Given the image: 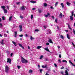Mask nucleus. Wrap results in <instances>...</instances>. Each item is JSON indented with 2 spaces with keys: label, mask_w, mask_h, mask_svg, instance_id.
I'll list each match as a JSON object with an SVG mask.
<instances>
[{
  "label": "nucleus",
  "mask_w": 75,
  "mask_h": 75,
  "mask_svg": "<svg viewBox=\"0 0 75 75\" xmlns=\"http://www.w3.org/2000/svg\"><path fill=\"white\" fill-rule=\"evenodd\" d=\"M21 62L22 63H27L28 62V61L26 59H25L23 57H21Z\"/></svg>",
  "instance_id": "obj_1"
},
{
  "label": "nucleus",
  "mask_w": 75,
  "mask_h": 75,
  "mask_svg": "<svg viewBox=\"0 0 75 75\" xmlns=\"http://www.w3.org/2000/svg\"><path fill=\"white\" fill-rule=\"evenodd\" d=\"M9 69H10V68L9 67L7 66H5V72L7 74H8V71H9Z\"/></svg>",
  "instance_id": "obj_2"
},
{
  "label": "nucleus",
  "mask_w": 75,
  "mask_h": 75,
  "mask_svg": "<svg viewBox=\"0 0 75 75\" xmlns=\"http://www.w3.org/2000/svg\"><path fill=\"white\" fill-rule=\"evenodd\" d=\"M46 33L47 34H51V30H47Z\"/></svg>",
  "instance_id": "obj_3"
},
{
  "label": "nucleus",
  "mask_w": 75,
  "mask_h": 75,
  "mask_svg": "<svg viewBox=\"0 0 75 75\" xmlns=\"http://www.w3.org/2000/svg\"><path fill=\"white\" fill-rule=\"evenodd\" d=\"M20 10H21L23 11H24V10H25V8H24V6H22L20 8Z\"/></svg>",
  "instance_id": "obj_4"
},
{
  "label": "nucleus",
  "mask_w": 75,
  "mask_h": 75,
  "mask_svg": "<svg viewBox=\"0 0 75 75\" xmlns=\"http://www.w3.org/2000/svg\"><path fill=\"white\" fill-rule=\"evenodd\" d=\"M19 28H20L19 30L20 32L23 31V29H22V26L21 25H19Z\"/></svg>",
  "instance_id": "obj_5"
},
{
  "label": "nucleus",
  "mask_w": 75,
  "mask_h": 75,
  "mask_svg": "<svg viewBox=\"0 0 75 75\" xmlns=\"http://www.w3.org/2000/svg\"><path fill=\"white\" fill-rule=\"evenodd\" d=\"M11 59H8V58L7 59V62L9 63V64H11Z\"/></svg>",
  "instance_id": "obj_6"
},
{
  "label": "nucleus",
  "mask_w": 75,
  "mask_h": 75,
  "mask_svg": "<svg viewBox=\"0 0 75 75\" xmlns=\"http://www.w3.org/2000/svg\"><path fill=\"white\" fill-rule=\"evenodd\" d=\"M48 42L50 43H51V44H53V42H52V40L51 39H49L48 41Z\"/></svg>",
  "instance_id": "obj_7"
},
{
  "label": "nucleus",
  "mask_w": 75,
  "mask_h": 75,
  "mask_svg": "<svg viewBox=\"0 0 75 75\" xmlns=\"http://www.w3.org/2000/svg\"><path fill=\"white\" fill-rule=\"evenodd\" d=\"M44 49L45 50H46V51H47L49 52H50V51L49 50V49H48V47H47L46 48H45Z\"/></svg>",
  "instance_id": "obj_8"
},
{
  "label": "nucleus",
  "mask_w": 75,
  "mask_h": 75,
  "mask_svg": "<svg viewBox=\"0 0 75 75\" xmlns=\"http://www.w3.org/2000/svg\"><path fill=\"white\" fill-rule=\"evenodd\" d=\"M62 13H60L59 15V17H60V18H62Z\"/></svg>",
  "instance_id": "obj_9"
},
{
  "label": "nucleus",
  "mask_w": 75,
  "mask_h": 75,
  "mask_svg": "<svg viewBox=\"0 0 75 75\" xmlns=\"http://www.w3.org/2000/svg\"><path fill=\"white\" fill-rule=\"evenodd\" d=\"M0 42L1 44L3 45V44H4V40H2Z\"/></svg>",
  "instance_id": "obj_10"
},
{
  "label": "nucleus",
  "mask_w": 75,
  "mask_h": 75,
  "mask_svg": "<svg viewBox=\"0 0 75 75\" xmlns=\"http://www.w3.org/2000/svg\"><path fill=\"white\" fill-rule=\"evenodd\" d=\"M4 13H7V9H4Z\"/></svg>",
  "instance_id": "obj_11"
},
{
  "label": "nucleus",
  "mask_w": 75,
  "mask_h": 75,
  "mask_svg": "<svg viewBox=\"0 0 75 75\" xmlns=\"http://www.w3.org/2000/svg\"><path fill=\"white\" fill-rule=\"evenodd\" d=\"M72 16H72V15H71V16H70V20H71V21H72V20H73V17Z\"/></svg>",
  "instance_id": "obj_12"
},
{
  "label": "nucleus",
  "mask_w": 75,
  "mask_h": 75,
  "mask_svg": "<svg viewBox=\"0 0 75 75\" xmlns=\"http://www.w3.org/2000/svg\"><path fill=\"white\" fill-rule=\"evenodd\" d=\"M47 65H45V66H44V65H42V67L43 68H47Z\"/></svg>",
  "instance_id": "obj_13"
},
{
  "label": "nucleus",
  "mask_w": 75,
  "mask_h": 75,
  "mask_svg": "<svg viewBox=\"0 0 75 75\" xmlns=\"http://www.w3.org/2000/svg\"><path fill=\"white\" fill-rule=\"evenodd\" d=\"M61 5L62 6V8H64V4H63V3H61Z\"/></svg>",
  "instance_id": "obj_14"
},
{
  "label": "nucleus",
  "mask_w": 75,
  "mask_h": 75,
  "mask_svg": "<svg viewBox=\"0 0 75 75\" xmlns=\"http://www.w3.org/2000/svg\"><path fill=\"white\" fill-rule=\"evenodd\" d=\"M12 42L13 43V44H14V45H15V46H17V44H16V42H14V41H12Z\"/></svg>",
  "instance_id": "obj_15"
},
{
  "label": "nucleus",
  "mask_w": 75,
  "mask_h": 75,
  "mask_svg": "<svg viewBox=\"0 0 75 75\" xmlns=\"http://www.w3.org/2000/svg\"><path fill=\"white\" fill-rule=\"evenodd\" d=\"M67 6H70V5H71V4L69 3L68 2H67Z\"/></svg>",
  "instance_id": "obj_16"
},
{
  "label": "nucleus",
  "mask_w": 75,
  "mask_h": 75,
  "mask_svg": "<svg viewBox=\"0 0 75 75\" xmlns=\"http://www.w3.org/2000/svg\"><path fill=\"white\" fill-rule=\"evenodd\" d=\"M41 48V46H38L37 47V49H40V48Z\"/></svg>",
  "instance_id": "obj_17"
},
{
  "label": "nucleus",
  "mask_w": 75,
  "mask_h": 75,
  "mask_svg": "<svg viewBox=\"0 0 75 75\" xmlns=\"http://www.w3.org/2000/svg\"><path fill=\"white\" fill-rule=\"evenodd\" d=\"M6 20V17L5 16H2V20L4 21V20Z\"/></svg>",
  "instance_id": "obj_18"
},
{
  "label": "nucleus",
  "mask_w": 75,
  "mask_h": 75,
  "mask_svg": "<svg viewBox=\"0 0 75 75\" xmlns=\"http://www.w3.org/2000/svg\"><path fill=\"white\" fill-rule=\"evenodd\" d=\"M44 5L45 7H46V6H48V5H47V3H44Z\"/></svg>",
  "instance_id": "obj_19"
},
{
  "label": "nucleus",
  "mask_w": 75,
  "mask_h": 75,
  "mask_svg": "<svg viewBox=\"0 0 75 75\" xmlns=\"http://www.w3.org/2000/svg\"><path fill=\"white\" fill-rule=\"evenodd\" d=\"M74 11H71V16H74Z\"/></svg>",
  "instance_id": "obj_20"
},
{
  "label": "nucleus",
  "mask_w": 75,
  "mask_h": 75,
  "mask_svg": "<svg viewBox=\"0 0 75 75\" xmlns=\"http://www.w3.org/2000/svg\"><path fill=\"white\" fill-rule=\"evenodd\" d=\"M30 39L31 40V41H32L33 40H34V38L32 37V36H31Z\"/></svg>",
  "instance_id": "obj_21"
},
{
  "label": "nucleus",
  "mask_w": 75,
  "mask_h": 75,
  "mask_svg": "<svg viewBox=\"0 0 75 75\" xmlns=\"http://www.w3.org/2000/svg\"><path fill=\"white\" fill-rule=\"evenodd\" d=\"M1 7L2 8H3V9H5V8H6V6H1Z\"/></svg>",
  "instance_id": "obj_22"
},
{
  "label": "nucleus",
  "mask_w": 75,
  "mask_h": 75,
  "mask_svg": "<svg viewBox=\"0 0 75 75\" xmlns=\"http://www.w3.org/2000/svg\"><path fill=\"white\" fill-rule=\"evenodd\" d=\"M63 62H66V63H67V61L65 60H62Z\"/></svg>",
  "instance_id": "obj_23"
},
{
  "label": "nucleus",
  "mask_w": 75,
  "mask_h": 75,
  "mask_svg": "<svg viewBox=\"0 0 75 75\" xmlns=\"http://www.w3.org/2000/svg\"><path fill=\"white\" fill-rule=\"evenodd\" d=\"M30 3H36V1H30Z\"/></svg>",
  "instance_id": "obj_24"
},
{
  "label": "nucleus",
  "mask_w": 75,
  "mask_h": 75,
  "mask_svg": "<svg viewBox=\"0 0 75 75\" xmlns=\"http://www.w3.org/2000/svg\"><path fill=\"white\" fill-rule=\"evenodd\" d=\"M67 37L68 38V39H69V40H70V37L69 36V35H68V34H67Z\"/></svg>",
  "instance_id": "obj_25"
},
{
  "label": "nucleus",
  "mask_w": 75,
  "mask_h": 75,
  "mask_svg": "<svg viewBox=\"0 0 75 75\" xmlns=\"http://www.w3.org/2000/svg\"><path fill=\"white\" fill-rule=\"evenodd\" d=\"M12 16H11L9 18V21H11V18H12Z\"/></svg>",
  "instance_id": "obj_26"
},
{
  "label": "nucleus",
  "mask_w": 75,
  "mask_h": 75,
  "mask_svg": "<svg viewBox=\"0 0 75 75\" xmlns=\"http://www.w3.org/2000/svg\"><path fill=\"white\" fill-rule=\"evenodd\" d=\"M38 11L39 12V13H41L42 12V10L41 9H38Z\"/></svg>",
  "instance_id": "obj_27"
},
{
  "label": "nucleus",
  "mask_w": 75,
  "mask_h": 75,
  "mask_svg": "<svg viewBox=\"0 0 75 75\" xmlns=\"http://www.w3.org/2000/svg\"><path fill=\"white\" fill-rule=\"evenodd\" d=\"M32 72H33V70H29V73H30V74H32Z\"/></svg>",
  "instance_id": "obj_28"
},
{
  "label": "nucleus",
  "mask_w": 75,
  "mask_h": 75,
  "mask_svg": "<svg viewBox=\"0 0 75 75\" xmlns=\"http://www.w3.org/2000/svg\"><path fill=\"white\" fill-rule=\"evenodd\" d=\"M69 62L70 64H71V65H73V63H72V62H71V61L69 60Z\"/></svg>",
  "instance_id": "obj_29"
},
{
  "label": "nucleus",
  "mask_w": 75,
  "mask_h": 75,
  "mask_svg": "<svg viewBox=\"0 0 75 75\" xmlns=\"http://www.w3.org/2000/svg\"><path fill=\"white\" fill-rule=\"evenodd\" d=\"M3 27V25L1 24V23H0V28H1Z\"/></svg>",
  "instance_id": "obj_30"
},
{
  "label": "nucleus",
  "mask_w": 75,
  "mask_h": 75,
  "mask_svg": "<svg viewBox=\"0 0 75 75\" xmlns=\"http://www.w3.org/2000/svg\"><path fill=\"white\" fill-rule=\"evenodd\" d=\"M43 55H42L40 57V59H42V58H43Z\"/></svg>",
  "instance_id": "obj_31"
},
{
  "label": "nucleus",
  "mask_w": 75,
  "mask_h": 75,
  "mask_svg": "<svg viewBox=\"0 0 75 75\" xmlns=\"http://www.w3.org/2000/svg\"><path fill=\"white\" fill-rule=\"evenodd\" d=\"M68 27H69V30H71V28L69 26V25H68Z\"/></svg>",
  "instance_id": "obj_32"
},
{
  "label": "nucleus",
  "mask_w": 75,
  "mask_h": 75,
  "mask_svg": "<svg viewBox=\"0 0 75 75\" xmlns=\"http://www.w3.org/2000/svg\"><path fill=\"white\" fill-rule=\"evenodd\" d=\"M20 17L21 18V19H23V17L21 16H20Z\"/></svg>",
  "instance_id": "obj_33"
},
{
  "label": "nucleus",
  "mask_w": 75,
  "mask_h": 75,
  "mask_svg": "<svg viewBox=\"0 0 75 75\" xmlns=\"http://www.w3.org/2000/svg\"><path fill=\"white\" fill-rule=\"evenodd\" d=\"M71 43L72 44L73 46H74V48H75V44H74V43H73V42H71Z\"/></svg>",
  "instance_id": "obj_34"
},
{
  "label": "nucleus",
  "mask_w": 75,
  "mask_h": 75,
  "mask_svg": "<svg viewBox=\"0 0 75 75\" xmlns=\"http://www.w3.org/2000/svg\"><path fill=\"white\" fill-rule=\"evenodd\" d=\"M54 65L55 67H56V68H57V64H56L54 63Z\"/></svg>",
  "instance_id": "obj_35"
},
{
  "label": "nucleus",
  "mask_w": 75,
  "mask_h": 75,
  "mask_svg": "<svg viewBox=\"0 0 75 75\" xmlns=\"http://www.w3.org/2000/svg\"><path fill=\"white\" fill-rule=\"evenodd\" d=\"M35 32H38V31H39V30L38 29H36L35 30Z\"/></svg>",
  "instance_id": "obj_36"
},
{
  "label": "nucleus",
  "mask_w": 75,
  "mask_h": 75,
  "mask_svg": "<svg viewBox=\"0 0 75 75\" xmlns=\"http://www.w3.org/2000/svg\"><path fill=\"white\" fill-rule=\"evenodd\" d=\"M23 35H19V37H23Z\"/></svg>",
  "instance_id": "obj_37"
},
{
  "label": "nucleus",
  "mask_w": 75,
  "mask_h": 75,
  "mask_svg": "<svg viewBox=\"0 0 75 75\" xmlns=\"http://www.w3.org/2000/svg\"><path fill=\"white\" fill-rule=\"evenodd\" d=\"M39 71L41 73H42V71L43 70L42 69H39Z\"/></svg>",
  "instance_id": "obj_38"
},
{
  "label": "nucleus",
  "mask_w": 75,
  "mask_h": 75,
  "mask_svg": "<svg viewBox=\"0 0 75 75\" xmlns=\"http://www.w3.org/2000/svg\"><path fill=\"white\" fill-rule=\"evenodd\" d=\"M31 19H33V15H31Z\"/></svg>",
  "instance_id": "obj_39"
},
{
  "label": "nucleus",
  "mask_w": 75,
  "mask_h": 75,
  "mask_svg": "<svg viewBox=\"0 0 75 75\" xmlns=\"http://www.w3.org/2000/svg\"><path fill=\"white\" fill-rule=\"evenodd\" d=\"M61 38H62V39H64V36H63L61 35Z\"/></svg>",
  "instance_id": "obj_40"
},
{
  "label": "nucleus",
  "mask_w": 75,
  "mask_h": 75,
  "mask_svg": "<svg viewBox=\"0 0 75 75\" xmlns=\"http://www.w3.org/2000/svg\"><path fill=\"white\" fill-rule=\"evenodd\" d=\"M73 32L74 33V35H75V31L74 29H73Z\"/></svg>",
  "instance_id": "obj_41"
},
{
  "label": "nucleus",
  "mask_w": 75,
  "mask_h": 75,
  "mask_svg": "<svg viewBox=\"0 0 75 75\" xmlns=\"http://www.w3.org/2000/svg\"><path fill=\"white\" fill-rule=\"evenodd\" d=\"M19 45L20 47H22L23 46V45H21V44H19Z\"/></svg>",
  "instance_id": "obj_42"
},
{
  "label": "nucleus",
  "mask_w": 75,
  "mask_h": 75,
  "mask_svg": "<svg viewBox=\"0 0 75 75\" xmlns=\"http://www.w3.org/2000/svg\"><path fill=\"white\" fill-rule=\"evenodd\" d=\"M58 62H59V63H61V60L60 59H59L58 60Z\"/></svg>",
  "instance_id": "obj_43"
},
{
  "label": "nucleus",
  "mask_w": 75,
  "mask_h": 75,
  "mask_svg": "<svg viewBox=\"0 0 75 75\" xmlns=\"http://www.w3.org/2000/svg\"><path fill=\"white\" fill-rule=\"evenodd\" d=\"M60 72L61 74L62 75H64V72L63 71H62Z\"/></svg>",
  "instance_id": "obj_44"
},
{
  "label": "nucleus",
  "mask_w": 75,
  "mask_h": 75,
  "mask_svg": "<svg viewBox=\"0 0 75 75\" xmlns=\"http://www.w3.org/2000/svg\"><path fill=\"white\" fill-rule=\"evenodd\" d=\"M15 35H17V32H14Z\"/></svg>",
  "instance_id": "obj_45"
},
{
  "label": "nucleus",
  "mask_w": 75,
  "mask_h": 75,
  "mask_svg": "<svg viewBox=\"0 0 75 75\" xmlns=\"http://www.w3.org/2000/svg\"><path fill=\"white\" fill-rule=\"evenodd\" d=\"M4 36L5 37H7V35L6 34H4Z\"/></svg>",
  "instance_id": "obj_46"
},
{
  "label": "nucleus",
  "mask_w": 75,
  "mask_h": 75,
  "mask_svg": "<svg viewBox=\"0 0 75 75\" xmlns=\"http://www.w3.org/2000/svg\"><path fill=\"white\" fill-rule=\"evenodd\" d=\"M46 45H50V43H47L46 44Z\"/></svg>",
  "instance_id": "obj_47"
},
{
  "label": "nucleus",
  "mask_w": 75,
  "mask_h": 75,
  "mask_svg": "<svg viewBox=\"0 0 75 75\" xmlns=\"http://www.w3.org/2000/svg\"><path fill=\"white\" fill-rule=\"evenodd\" d=\"M17 67H18V69H20V68H21V66H17Z\"/></svg>",
  "instance_id": "obj_48"
},
{
  "label": "nucleus",
  "mask_w": 75,
  "mask_h": 75,
  "mask_svg": "<svg viewBox=\"0 0 75 75\" xmlns=\"http://www.w3.org/2000/svg\"><path fill=\"white\" fill-rule=\"evenodd\" d=\"M55 22H56V23H57V19H55Z\"/></svg>",
  "instance_id": "obj_49"
},
{
  "label": "nucleus",
  "mask_w": 75,
  "mask_h": 75,
  "mask_svg": "<svg viewBox=\"0 0 75 75\" xmlns=\"http://www.w3.org/2000/svg\"><path fill=\"white\" fill-rule=\"evenodd\" d=\"M59 58H61V54H60L59 55Z\"/></svg>",
  "instance_id": "obj_50"
},
{
  "label": "nucleus",
  "mask_w": 75,
  "mask_h": 75,
  "mask_svg": "<svg viewBox=\"0 0 75 75\" xmlns=\"http://www.w3.org/2000/svg\"><path fill=\"white\" fill-rule=\"evenodd\" d=\"M13 53H11V57H12L13 56Z\"/></svg>",
  "instance_id": "obj_51"
},
{
  "label": "nucleus",
  "mask_w": 75,
  "mask_h": 75,
  "mask_svg": "<svg viewBox=\"0 0 75 75\" xmlns=\"http://www.w3.org/2000/svg\"><path fill=\"white\" fill-rule=\"evenodd\" d=\"M64 67H62V68H60V69H64Z\"/></svg>",
  "instance_id": "obj_52"
},
{
  "label": "nucleus",
  "mask_w": 75,
  "mask_h": 75,
  "mask_svg": "<svg viewBox=\"0 0 75 75\" xmlns=\"http://www.w3.org/2000/svg\"><path fill=\"white\" fill-rule=\"evenodd\" d=\"M47 26H44V28H45V29H46V28H47Z\"/></svg>",
  "instance_id": "obj_53"
},
{
  "label": "nucleus",
  "mask_w": 75,
  "mask_h": 75,
  "mask_svg": "<svg viewBox=\"0 0 75 75\" xmlns=\"http://www.w3.org/2000/svg\"><path fill=\"white\" fill-rule=\"evenodd\" d=\"M38 66L39 68H40V66L38 64Z\"/></svg>",
  "instance_id": "obj_54"
},
{
  "label": "nucleus",
  "mask_w": 75,
  "mask_h": 75,
  "mask_svg": "<svg viewBox=\"0 0 75 75\" xmlns=\"http://www.w3.org/2000/svg\"><path fill=\"white\" fill-rule=\"evenodd\" d=\"M50 13H47V16H49V15H50Z\"/></svg>",
  "instance_id": "obj_55"
},
{
  "label": "nucleus",
  "mask_w": 75,
  "mask_h": 75,
  "mask_svg": "<svg viewBox=\"0 0 75 75\" xmlns=\"http://www.w3.org/2000/svg\"><path fill=\"white\" fill-rule=\"evenodd\" d=\"M52 18H53V19L55 18L54 16H52Z\"/></svg>",
  "instance_id": "obj_56"
},
{
  "label": "nucleus",
  "mask_w": 75,
  "mask_h": 75,
  "mask_svg": "<svg viewBox=\"0 0 75 75\" xmlns=\"http://www.w3.org/2000/svg\"><path fill=\"white\" fill-rule=\"evenodd\" d=\"M20 2H17V3H16V4L18 5V4H20Z\"/></svg>",
  "instance_id": "obj_57"
},
{
  "label": "nucleus",
  "mask_w": 75,
  "mask_h": 75,
  "mask_svg": "<svg viewBox=\"0 0 75 75\" xmlns=\"http://www.w3.org/2000/svg\"><path fill=\"white\" fill-rule=\"evenodd\" d=\"M57 29L58 30H59V27L58 26H57Z\"/></svg>",
  "instance_id": "obj_58"
},
{
  "label": "nucleus",
  "mask_w": 75,
  "mask_h": 75,
  "mask_svg": "<svg viewBox=\"0 0 75 75\" xmlns=\"http://www.w3.org/2000/svg\"><path fill=\"white\" fill-rule=\"evenodd\" d=\"M45 16L46 17H48V15L45 14Z\"/></svg>",
  "instance_id": "obj_59"
},
{
  "label": "nucleus",
  "mask_w": 75,
  "mask_h": 75,
  "mask_svg": "<svg viewBox=\"0 0 75 75\" xmlns=\"http://www.w3.org/2000/svg\"><path fill=\"white\" fill-rule=\"evenodd\" d=\"M21 48L23 49H24V47H23V46H21Z\"/></svg>",
  "instance_id": "obj_60"
},
{
  "label": "nucleus",
  "mask_w": 75,
  "mask_h": 75,
  "mask_svg": "<svg viewBox=\"0 0 75 75\" xmlns=\"http://www.w3.org/2000/svg\"><path fill=\"white\" fill-rule=\"evenodd\" d=\"M28 50H30V46H28Z\"/></svg>",
  "instance_id": "obj_61"
},
{
  "label": "nucleus",
  "mask_w": 75,
  "mask_h": 75,
  "mask_svg": "<svg viewBox=\"0 0 75 75\" xmlns=\"http://www.w3.org/2000/svg\"><path fill=\"white\" fill-rule=\"evenodd\" d=\"M57 4H58V2H56L55 4V6H57Z\"/></svg>",
  "instance_id": "obj_62"
},
{
  "label": "nucleus",
  "mask_w": 75,
  "mask_h": 75,
  "mask_svg": "<svg viewBox=\"0 0 75 75\" xmlns=\"http://www.w3.org/2000/svg\"><path fill=\"white\" fill-rule=\"evenodd\" d=\"M57 47H58V49H59V48H60V46H57Z\"/></svg>",
  "instance_id": "obj_63"
},
{
  "label": "nucleus",
  "mask_w": 75,
  "mask_h": 75,
  "mask_svg": "<svg viewBox=\"0 0 75 75\" xmlns=\"http://www.w3.org/2000/svg\"><path fill=\"white\" fill-rule=\"evenodd\" d=\"M45 75H49L48 73H47Z\"/></svg>",
  "instance_id": "obj_64"
}]
</instances>
